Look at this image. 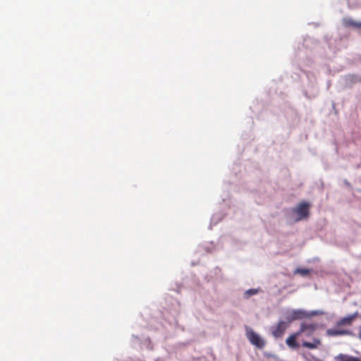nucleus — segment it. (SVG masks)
Segmentation results:
<instances>
[{
	"instance_id": "obj_11",
	"label": "nucleus",
	"mask_w": 361,
	"mask_h": 361,
	"mask_svg": "<svg viewBox=\"0 0 361 361\" xmlns=\"http://www.w3.org/2000/svg\"><path fill=\"white\" fill-rule=\"evenodd\" d=\"M344 23L347 26H351L355 28L361 29V22H356L351 18H345Z\"/></svg>"
},
{
	"instance_id": "obj_5",
	"label": "nucleus",
	"mask_w": 361,
	"mask_h": 361,
	"mask_svg": "<svg viewBox=\"0 0 361 361\" xmlns=\"http://www.w3.org/2000/svg\"><path fill=\"white\" fill-rule=\"evenodd\" d=\"M288 326V322L280 321L276 326L272 328L271 334L275 338H280L283 335Z\"/></svg>"
},
{
	"instance_id": "obj_14",
	"label": "nucleus",
	"mask_w": 361,
	"mask_h": 361,
	"mask_svg": "<svg viewBox=\"0 0 361 361\" xmlns=\"http://www.w3.org/2000/svg\"><path fill=\"white\" fill-rule=\"evenodd\" d=\"M324 314V312L322 311H319V310L312 311L310 312H307V317H310L319 315V314Z\"/></svg>"
},
{
	"instance_id": "obj_15",
	"label": "nucleus",
	"mask_w": 361,
	"mask_h": 361,
	"mask_svg": "<svg viewBox=\"0 0 361 361\" xmlns=\"http://www.w3.org/2000/svg\"><path fill=\"white\" fill-rule=\"evenodd\" d=\"M359 338L361 339V328L359 330Z\"/></svg>"
},
{
	"instance_id": "obj_13",
	"label": "nucleus",
	"mask_w": 361,
	"mask_h": 361,
	"mask_svg": "<svg viewBox=\"0 0 361 361\" xmlns=\"http://www.w3.org/2000/svg\"><path fill=\"white\" fill-rule=\"evenodd\" d=\"M258 292H259L258 289L251 288V289H249V290H246L245 295H247V297H249L250 295H253L257 294Z\"/></svg>"
},
{
	"instance_id": "obj_6",
	"label": "nucleus",
	"mask_w": 361,
	"mask_h": 361,
	"mask_svg": "<svg viewBox=\"0 0 361 361\" xmlns=\"http://www.w3.org/2000/svg\"><path fill=\"white\" fill-rule=\"evenodd\" d=\"M358 313L356 312L352 314L345 316L341 319H340L336 322V326H350L353 322L357 317Z\"/></svg>"
},
{
	"instance_id": "obj_1",
	"label": "nucleus",
	"mask_w": 361,
	"mask_h": 361,
	"mask_svg": "<svg viewBox=\"0 0 361 361\" xmlns=\"http://www.w3.org/2000/svg\"><path fill=\"white\" fill-rule=\"evenodd\" d=\"M310 204L307 202H300L295 208L291 209V216L295 221H299L308 218Z\"/></svg>"
},
{
	"instance_id": "obj_12",
	"label": "nucleus",
	"mask_w": 361,
	"mask_h": 361,
	"mask_svg": "<svg viewBox=\"0 0 361 361\" xmlns=\"http://www.w3.org/2000/svg\"><path fill=\"white\" fill-rule=\"evenodd\" d=\"M310 272V270L308 269H296L295 271V274H298L302 276H306Z\"/></svg>"
},
{
	"instance_id": "obj_3",
	"label": "nucleus",
	"mask_w": 361,
	"mask_h": 361,
	"mask_svg": "<svg viewBox=\"0 0 361 361\" xmlns=\"http://www.w3.org/2000/svg\"><path fill=\"white\" fill-rule=\"evenodd\" d=\"M305 317H307V312L303 310H293L287 312L286 314V319L288 324L294 320Z\"/></svg>"
},
{
	"instance_id": "obj_4",
	"label": "nucleus",
	"mask_w": 361,
	"mask_h": 361,
	"mask_svg": "<svg viewBox=\"0 0 361 361\" xmlns=\"http://www.w3.org/2000/svg\"><path fill=\"white\" fill-rule=\"evenodd\" d=\"M317 329V325L313 323L302 322L300 324V330L298 331L299 335H304L306 337L311 336Z\"/></svg>"
},
{
	"instance_id": "obj_7",
	"label": "nucleus",
	"mask_w": 361,
	"mask_h": 361,
	"mask_svg": "<svg viewBox=\"0 0 361 361\" xmlns=\"http://www.w3.org/2000/svg\"><path fill=\"white\" fill-rule=\"evenodd\" d=\"M339 326L336 328L329 329L326 331L327 335L330 336H337L343 335H350L352 333L350 331L347 329H339Z\"/></svg>"
},
{
	"instance_id": "obj_10",
	"label": "nucleus",
	"mask_w": 361,
	"mask_h": 361,
	"mask_svg": "<svg viewBox=\"0 0 361 361\" xmlns=\"http://www.w3.org/2000/svg\"><path fill=\"white\" fill-rule=\"evenodd\" d=\"M334 360L336 361H361V360L357 357L343 353L335 356Z\"/></svg>"
},
{
	"instance_id": "obj_2",
	"label": "nucleus",
	"mask_w": 361,
	"mask_h": 361,
	"mask_svg": "<svg viewBox=\"0 0 361 361\" xmlns=\"http://www.w3.org/2000/svg\"><path fill=\"white\" fill-rule=\"evenodd\" d=\"M246 336L249 341L257 348L262 349L266 344L265 341L250 328H247Z\"/></svg>"
},
{
	"instance_id": "obj_9",
	"label": "nucleus",
	"mask_w": 361,
	"mask_h": 361,
	"mask_svg": "<svg viewBox=\"0 0 361 361\" xmlns=\"http://www.w3.org/2000/svg\"><path fill=\"white\" fill-rule=\"evenodd\" d=\"M322 345V341L318 338H314L312 342L303 341L302 345L309 349L318 348Z\"/></svg>"
},
{
	"instance_id": "obj_8",
	"label": "nucleus",
	"mask_w": 361,
	"mask_h": 361,
	"mask_svg": "<svg viewBox=\"0 0 361 361\" xmlns=\"http://www.w3.org/2000/svg\"><path fill=\"white\" fill-rule=\"evenodd\" d=\"M299 333L295 332L291 335H290L286 341V343L287 345L293 349H295L298 348V343L296 342V338L299 337Z\"/></svg>"
}]
</instances>
